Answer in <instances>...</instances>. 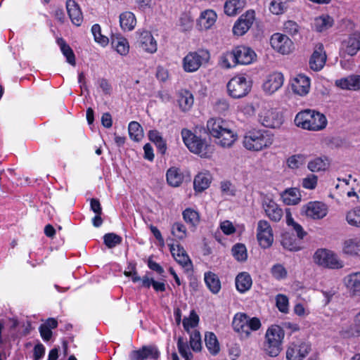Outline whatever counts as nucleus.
<instances>
[{
  "instance_id": "16",
  "label": "nucleus",
  "mask_w": 360,
  "mask_h": 360,
  "mask_svg": "<svg viewBox=\"0 0 360 360\" xmlns=\"http://www.w3.org/2000/svg\"><path fill=\"white\" fill-rule=\"evenodd\" d=\"M160 352L155 345L143 346L139 350H134L131 352L130 358L131 360H156L160 357Z\"/></svg>"
},
{
  "instance_id": "8",
  "label": "nucleus",
  "mask_w": 360,
  "mask_h": 360,
  "mask_svg": "<svg viewBox=\"0 0 360 360\" xmlns=\"http://www.w3.org/2000/svg\"><path fill=\"white\" fill-rule=\"evenodd\" d=\"M209 58V53L204 50L189 52L183 60L184 70L187 72H193L198 70L204 61Z\"/></svg>"
},
{
  "instance_id": "7",
  "label": "nucleus",
  "mask_w": 360,
  "mask_h": 360,
  "mask_svg": "<svg viewBox=\"0 0 360 360\" xmlns=\"http://www.w3.org/2000/svg\"><path fill=\"white\" fill-rule=\"evenodd\" d=\"M257 55L254 50L245 46H238L226 54V59L231 60L234 65H249L255 60Z\"/></svg>"
},
{
  "instance_id": "3",
  "label": "nucleus",
  "mask_w": 360,
  "mask_h": 360,
  "mask_svg": "<svg viewBox=\"0 0 360 360\" xmlns=\"http://www.w3.org/2000/svg\"><path fill=\"white\" fill-rule=\"evenodd\" d=\"M295 124L303 129L320 131L326 127L328 120L323 113L307 109L297 114Z\"/></svg>"
},
{
  "instance_id": "44",
  "label": "nucleus",
  "mask_w": 360,
  "mask_h": 360,
  "mask_svg": "<svg viewBox=\"0 0 360 360\" xmlns=\"http://www.w3.org/2000/svg\"><path fill=\"white\" fill-rule=\"evenodd\" d=\"M130 138L136 141H139L143 137V129L137 122H131L128 127Z\"/></svg>"
},
{
  "instance_id": "48",
  "label": "nucleus",
  "mask_w": 360,
  "mask_h": 360,
  "mask_svg": "<svg viewBox=\"0 0 360 360\" xmlns=\"http://www.w3.org/2000/svg\"><path fill=\"white\" fill-rule=\"evenodd\" d=\"M343 251L347 255H356L360 251V244L354 240H346L344 243Z\"/></svg>"
},
{
  "instance_id": "45",
  "label": "nucleus",
  "mask_w": 360,
  "mask_h": 360,
  "mask_svg": "<svg viewBox=\"0 0 360 360\" xmlns=\"http://www.w3.org/2000/svg\"><path fill=\"white\" fill-rule=\"evenodd\" d=\"M232 254L235 259L240 262H244L248 258L246 247L242 243H237L232 248Z\"/></svg>"
},
{
  "instance_id": "30",
  "label": "nucleus",
  "mask_w": 360,
  "mask_h": 360,
  "mask_svg": "<svg viewBox=\"0 0 360 360\" xmlns=\"http://www.w3.org/2000/svg\"><path fill=\"white\" fill-rule=\"evenodd\" d=\"M252 284V278L247 272H241L236 278V287L240 292H245L250 290Z\"/></svg>"
},
{
  "instance_id": "28",
  "label": "nucleus",
  "mask_w": 360,
  "mask_h": 360,
  "mask_svg": "<svg viewBox=\"0 0 360 360\" xmlns=\"http://www.w3.org/2000/svg\"><path fill=\"white\" fill-rule=\"evenodd\" d=\"M120 24L124 31H131L136 25L134 14L130 11H125L120 15Z\"/></svg>"
},
{
  "instance_id": "38",
  "label": "nucleus",
  "mask_w": 360,
  "mask_h": 360,
  "mask_svg": "<svg viewBox=\"0 0 360 360\" xmlns=\"http://www.w3.org/2000/svg\"><path fill=\"white\" fill-rule=\"evenodd\" d=\"M333 24V20L329 15H322L316 18L314 21V27L317 32H323L330 27Z\"/></svg>"
},
{
  "instance_id": "23",
  "label": "nucleus",
  "mask_w": 360,
  "mask_h": 360,
  "mask_svg": "<svg viewBox=\"0 0 360 360\" xmlns=\"http://www.w3.org/2000/svg\"><path fill=\"white\" fill-rule=\"evenodd\" d=\"M335 85L342 89L358 91L360 89V75H352L347 77L337 79Z\"/></svg>"
},
{
  "instance_id": "31",
  "label": "nucleus",
  "mask_w": 360,
  "mask_h": 360,
  "mask_svg": "<svg viewBox=\"0 0 360 360\" xmlns=\"http://www.w3.org/2000/svg\"><path fill=\"white\" fill-rule=\"evenodd\" d=\"M183 219L192 231H195L200 223L199 213L191 208H186L182 213Z\"/></svg>"
},
{
  "instance_id": "55",
  "label": "nucleus",
  "mask_w": 360,
  "mask_h": 360,
  "mask_svg": "<svg viewBox=\"0 0 360 360\" xmlns=\"http://www.w3.org/2000/svg\"><path fill=\"white\" fill-rule=\"evenodd\" d=\"M300 29V27L298 24L293 20H288L283 25V31L292 37L297 35Z\"/></svg>"
},
{
  "instance_id": "13",
  "label": "nucleus",
  "mask_w": 360,
  "mask_h": 360,
  "mask_svg": "<svg viewBox=\"0 0 360 360\" xmlns=\"http://www.w3.org/2000/svg\"><path fill=\"white\" fill-rule=\"evenodd\" d=\"M260 123L269 128L279 127L282 123V117L274 109H264L259 114Z\"/></svg>"
},
{
  "instance_id": "22",
  "label": "nucleus",
  "mask_w": 360,
  "mask_h": 360,
  "mask_svg": "<svg viewBox=\"0 0 360 360\" xmlns=\"http://www.w3.org/2000/svg\"><path fill=\"white\" fill-rule=\"evenodd\" d=\"M168 246L173 257L179 264L184 267L187 266L188 264L191 265V260L181 245L177 244L175 245L173 243H168Z\"/></svg>"
},
{
  "instance_id": "10",
  "label": "nucleus",
  "mask_w": 360,
  "mask_h": 360,
  "mask_svg": "<svg viewBox=\"0 0 360 360\" xmlns=\"http://www.w3.org/2000/svg\"><path fill=\"white\" fill-rule=\"evenodd\" d=\"M257 239L262 248H268L274 242L273 231L266 220H259L257 227Z\"/></svg>"
},
{
  "instance_id": "47",
  "label": "nucleus",
  "mask_w": 360,
  "mask_h": 360,
  "mask_svg": "<svg viewBox=\"0 0 360 360\" xmlns=\"http://www.w3.org/2000/svg\"><path fill=\"white\" fill-rule=\"evenodd\" d=\"M172 234L179 240L184 239L187 236L186 226L181 222H175L172 226Z\"/></svg>"
},
{
  "instance_id": "15",
  "label": "nucleus",
  "mask_w": 360,
  "mask_h": 360,
  "mask_svg": "<svg viewBox=\"0 0 360 360\" xmlns=\"http://www.w3.org/2000/svg\"><path fill=\"white\" fill-rule=\"evenodd\" d=\"M326 58L323 45L322 44H316L309 59V64L310 68L314 71L321 70L326 63Z\"/></svg>"
},
{
  "instance_id": "2",
  "label": "nucleus",
  "mask_w": 360,
  "mask_h": 360,
  "mask_svg": "<svg viewBox=\"0 0 360 360\" xmlns=\"http://www.w3.org/2000/svg\"><path fill=\"white\" fill-rule=\"evenodd\" d=\"M181 134L184 144L191 153L202 158L211 157L214 146L205 139H202L187 129H183Z\"/></svg>"
},
{
  "instance_id": "25",
  "label": "nucleus",
  "mask_w": 360,
  "mask_h": 360,
  "mask_svg": "<svg viewBox=\"0 0 360 360\" xmlns=\"http://www.w3.org/2000/svg\"><path fill=\"white\" fill-rule=\"evenodd\" d=\"M66 8L72 22L79 26L83 20V15L79 5L74 0H68Z\"/></svg>"
},
{
  "instance_id": "34",
  "label": "nucleus",
  "mask_w": 360,
  "mask_h": 360,
  "mask_svg": "<svg viewBox=\"0 0 360 360\" xmlns=\"http://www.w3.org/2000/svg\"><path fill=\"white\" fill-rule=\"evenodd\" d=\"M249 316L245 314H236L233 320V326L236 331L241 333L244 337L245 330L247 329Z\"/></svg>"
},
{
  "instance_id": "29",
  "label": "nucleus",
  "mask_w": 360,
  "mask_h": 360,
  "mask_svg": "<svg viewBox=\"0 0 360 360\" xmlns=\"http://www.w3.org/2000/svg\"><path fill=\"white\" fill-rule=\"evenodd\" d=\"M245 0H227L224 4V13L229 16L236 15L245 7Z\"/></svg>"
},
{
  "instance_id": "63",
  "label": "nucleus",
  "mask_w": 360,
  "mask_h": 360,
  "mask_svg": "<svg viewBox=\"0 0 360 360\" xmlns=\"http://www.w3.org/2000/svg\"><path fill=\"white\" fill-rule=\"evenodd\" d=\"M350 335L352 336H360V310L355 316L354 324L351 328Z\"/></svg>"
},
{
  "instance_id": "46",
  "label": "nucleus",
  "mask_w": 360,
  "mask_h": 360,
  "mask_svg": "<svg viewBox=\"0 0 360 360\" xmlns=\"http://www.w3.org/2000/svg\"><path fill=\"white\" fill-rule=\"evenodd\" d=\"M199 322V316L194 310L190 313L189 317H185L183 319V326L185 330L189 332L190 328L196 327Z\"/></svg>"
},
{
  "instance_id": "53",
  "label": "nucleus",
  "mask_w": 360,
  "mask_h": 360,
  "mask_svg": "<svg viewBox=\"0 0 360 360\" xmlns=\"http://www.w3.org/2000/svg\"><path fill=\"white\" fill-rule=\"evenodd\" d=\"M190 345L194 352H199L202 348L200 332L195 330L190 335Z\"/></svg>"
},
{
  "instance_id": "35",
  "label": "nucleus",
  "mask_w": 360,
  "mask_h": 360,
  "mask_svg": "<svg viewBox=\"0 0 360 360\" xmlns=\"http://www.w3.org/2000/svg\"><path fill=\"white\" fill-rule=\"evenodd\" d=\"M211 182L210 175L205 173H200L195 176L193 181L194 189L196 191L201 192L207 189Z\"/></svg>"
},
{
  "instance_id": "64",
  "label": "nucleus",
  "mask_w": 360,
  "mask_h": 360,
  "mask_svg": "<svg viewBox=\"0 0 360 360\" xmlns=\"http://www.w3.org/2000/svg\"><path fill=\"white\" fill-rule=\"evenodd\" d=\"M33 352L34 360H39L44 356L45 353V347L42 344L39 343L34 346Z\"/></svg>"
},
{
  "instance_id": "51",
  "label": "nucleus",
  "mask_w": 360,
  "mask_h": 360,
  "mask_svg": "<svg viewBox=\"0 0 360 360\" xmlns=\"http://www.w3.org/2000/svg\"><path fill=\"white\" fill-rule=\"evenodd\" d=\"M276 305L282 313H288L289 310V301L286 295L278 294L276 297Z\"/></svg>"
},
{
  "instance_id": "39",
  "label": "nucleus",
  "mask_w": 360,
  "mask_h": 360,
  "mask_svg": "<svg viewBox=\"0 0 360 360\" xmlns=\"http://www.w3.org/2000/svg\"><path fill=\"white\" fill-rule=\"evenodd\" d=\"M345 220L351 226L360 228V205L349 210L346 213Z\"/></svg>"
},
{
  "instance_id": "41",
  "label": "nucleus",
  "mask_w": 360,
  "mask_h": 360,
  "mask_svg": "<svg viewBox=\"0 0 360 360\" xmlns=\"http://www.w3.org/2000/svg\"><path fill=\"white\" fill-rule=\"evenodd\" d=\"M57 43L59 45L63 54L65 56L67 61L72 65H75V56L72 49L65 42L63 38L57 39Z\"/></svg>"
},
{
  "instance_id": "4",
  "label": "nucleus",
  "mask_w": 360,
  "mask_h": 360,
  "mask_svg": "<svg viewBox=\"0 0 360 360\" xmlns=\"http://www.w3.org/2000/svg\"><path fill=\"white\" fill-rule=\"evenodd\" d=\"M274 141V135L268 130H255L246 134L243 139L244 147L253 151L269 148Z\"/></svg>"
},
{
  "instance_id": "36",
  "label": "nucleus",
  "mask_w": 360,
  "mask_h": 360,
  "mask_svg": "<svg viewBox=\"0 0 360 360\" xmlns=\"http://www.w3.org/2000/svg\"><path fill=\"white\" fill-rule=\"evenodd\" d=\"M178 103L182 111L186 112L191 109L193 104V96L188 91L181 92L178 97Z\"/></svg>"
},
{
  "instance_id": "62",
  "label": "nucleus",
  "mask_w": 360,
  "mask_h": 360,
  "mask_svg": "<svg viewBox=\"0 0 360 360\" xmlns=\"http://www.w3.org/2000/svg\"><path fill=\"white\" fill-rule=\"evenodd\" d=\"M221 229L223 233L226 235H231L236 231V229L233 226V224L229 221H224L221 223L220 225Z\"/></svg>"
},
{
  "instance_id": "57",
  "label": "nucleus",
  "mask_w": 360,
  "mask_h": 360,
  "mask_svg": "<svg viewBox=\"0 0 360 360\" xmlns=\"http://www.w3.org/2000/svg\"><path fill=\"white\" fill-rule=\"evenodd\" d=\"M261 327V322L258 318L253 317L248 319L247 329L245 330L244 338H248L252 330H257Z\"/></svg>"
},
{
  "instance_id": "12",
  "label": "nucleus",
  "mask_w": 360,
  "mask_h": 360,
  "mask_svg": "<svg viewBox=\"0 0 360 360\" xmlns=\"http://www.w3.org/2000/svg\"><path fill=\"white\" fill-rule=\"evenodd\" d=\"M255 20V13L253 10L247 11L234 24L233 32L238 36L245 34L251 27Z\"/></svg>"
},
{
  "instance_id": "5",
  "label": "nucleus",
  "mask_w": 360,
  "mask_h": 360,
  "mask_svg": "<svg viewBox=\"0 0 360 360\" xmlns=\"http://www.w3.org/2000/svg\"><path fill=\"white\" fill-rule=\"evenodd\" d=\"M285 332L278 325H271L268 328L265 333L264 349L271 357L277 356L281 349L284 339Z\"/></svg>"
},
{
  "instance_id": "20",
  "label": "nucleus",
  "mask_w": 360,
  "mask_h": 360,
  "mask_svg": "<svg viewBox=\"0 0 360 360\" xmlns=\"http://www.w3.org/2000/svg\"><path fill=\"white\" fill-rule=\"evenodd\" d=\"M138 43L139 47L146 52L153 53L157 51L156 40L149 31L143 30L139 32Z\"/></svg>"
},
{
  "instance_id": "17",
  "label": "nucleus",
  "mask_w": 360,
  "mask_h": 360,
  "mask_svg": "<svg viewBox=\"0 0 360 360\" xmlns=\"http://www.w3.org/2000/svg\"><path fill=\"white\" fill-rule=\"evenodd\" d=\"M283 75L281 72H274L266 77L262 85L263 90L266 94L271 95L283 86Z\"/></svg>"
},
{
  "instance_id": "33",
  "label": "nucleus",
  "mask_w": 360,
  "mask_h": 360,
  "mask_svg": "<svg viewBox=\"0 0 360 360\" xmlns=\"http://www.w3.org/2000/svg\"><path fill=\"white\" fill-rule=\"evenodd\" d=\"M167 183L174 187L179 186L184 180V176L180 169L176 167L169 168L166 174Z\"/></svg>"
},
{
  "instance_id": "50",
  "label": "nucleus",
  "mask_w": 360,
  "mask_h": 360,
  "mask_svg": "<svg viewBox=\"0 0 360 360\" xmlns=\"http://www.w3.org/2000/svg\"><path fill=\"white\" fill-rule=\"evenodd\" d=\"M103 240L108 248H113L122 243V238L114 233H109L104 235Z\"/></svg>"
},
{
  "instance_id": "19",
  "label": "nucleus",
  "mask_w": 360,
  "mask_h": 360,
  "mask_svg": "<svg viewBox=\"0 0 360 360\" xmlns=\"http://www.w3.org/2000/svg\"><path fill=\"white\" fill-rule=\"evenodd\" d=\"M262 207L266 215L273 221H279L283 214L282 209L269 198H264L262 201Z\"/></svg>"
},
{
  "instance_id": "18",
  "label": "nucleus",
  "mask_w": 360,
  "mask_h": 360,
  "mask_svg": "<svg viewBox=\"0 0 360 360\" xmlns=\"http://www.w3.org/2000/svg\"><path fill=\"white\" fill-rule=\"evenodd\" d=\"M302 212L309 217L319 219L327 214V207L320 202H309L302 207Z\"/></svg>"
},
{
  "instance_id": "37",
  "label": "nucleus",
  "mask_w": 360,
  "mask_h": 360,
  "mask_svg": "<svg viewBox=\"0 0 360 360\" xmlns=\"http://www.w3.org/2000/svg\"><path fill=\"white\" fill-rule=\"evenodd\" d=\"M205 342L210 354L215 355L219 352V344L214 333L207 332L205 335Z\"/></svg>"
},
{
  "instance_id": "11",
  "label": "nucleus",
  "mask_w": 360,
  "mask_h": 360,
  "mask_svg": "<svg viewBox=\"0 0 360 360\" xmlns=\"http://www.w3.org/2000/svg\"><path fill=\"white\" fill-rule=\"evenodd\" d=\"M311 345L306 342L297 341L291 342L286 351V358L288 360L291 359H304L311 352Z\"/></svg>"
},
{
  "instance_id": "61",
  "label": "nucleus",
  "mask_w": 360,
  "mask_h": 360,
  "mask_svg": "<svg viewBox=\"0 0 360 360\" xmlns=\"http://www.w3.org/2000/svg\"><path fill=\"white\" fill-rule=\"evenodd\" d=\"M269 11L275 15H279L284 11V4L282 2L272 1L269 6Z\"/></svg>"
},
{
  "instance_id": "9",
  "label": "nucleus",
  "mask_w": 360,
  "mask_h": 360,
  "mask_svg": "<svg viewBox=\"0 0 360 360\" xmlns=\"http://www.w3.org/2000/svg\"><path fill=\"white\" fill-rule=\"evenodd\" d=\"M314 262L320 266L330 269H340L342 267V262L331 251L326 249H319L314 255Z\"/></svg>"
},
{
  "instance_id": "60",
  "label": "nucleus",
  "mask_w": 360,
  "mask_h": 360,
  "mask_svg": "<svg viewBox=\"0 0 360 360\" xmlns=\"http://www.w3.org/2000/svg\"><path fill=\"white\" fill-rule=\"evenodd\" d=\"M287 164L291 169H297L302 165V156L292 155L287 160Z\"/></svg>"
},
{
  "instance_id": "54",
  "label": "nucleus",
  "mask_w": 360,
  "mask_h": 360,
  "mask_svg": "<svg viewBox=\"0 0 360 360\" xmlns=\"http://www.w3.org/2000/svg\"><path fill=\"white\" fill-rule=\"evenodd\" d=\"M281 244L285 249L290 251H298L300 250V245L295 242L292 238L288 235L283 236Z\"/></svg>"
},
{
  "instance_id": "49",
  "label": "nucleus",
  "mask_w": 360,
  "mask_h": 360,
  "mask_svg": "<svg viewBox=\"0 0 360 360\" xmlns=\"http://www.w3.org/2000/svg\"><path fill=\"white\" fill-rule=\"evenodd\" d=\"M177 347L181 356L182 358H184L185 360H190V359L193 357L187 342H185L181 337L178 338Z\"/></svg>"
},
{
  "instance_id": "58",
  "label": "nucleus",
  "mask_w": 360,
  "mask_h": 360,
  "mask_svg": "<svg viewBox=\"0 0 360 360\" xmlns=\"http://www.w3.org/2000/svg\"><path fill=\"white\" fill-rule=\"evenodd\" d=\"M272 276L276 279H282L286 277L287 271L281 264L274 265L271 270Z\"/></svg>"
},
{
  "instance_id": "1",
  "label": "nucleus",
  "mask_w": 360,
  "mask_h": 360,
  "mask_svg": "<svg viewBox=\"0 0 360 360\" xmlns=\"http://www.w3.org/2000/svg\"><path fill=\"white\" fill-rule=\"evenodd\" d=\"M207 129L211 136L219 139L218 144L222 147H230L236 141V136L229 124L221 118L208 120Z\"/></svg>"
},
{
  "instance_id": "56",
  "label": "nucleus",
  "mask_w": 360,
  "mask_h": 360,
  "mask_svg": "<svg viewBox=\"0 0 360 360\" xmlns=\"http://www.w3.org/2000/svg\"><path fill=\"white\" fill-rule=\"evenodd\" d=\"M214 110L219 114H225L230 108V104L226 98H219L214 104Z\"/></svg>"
},
{
  "instance_id": "26",
  "label": "nucleus",
  "mask_w": 360,
  "mask_h": 360,
  "mask_svg": "<svg viewBox=\"0 0 360 360\" xmlns=\"http://www.w3.org/2000/svg\"><path fill=\"white\" fill-rule=\"evenodd\" d=\"M345 281L352 295H360V272L349 274L345 278Z\"/></svg>"
},
{
  "instance_id": "14",
  "label": "nucleus",
  "mask_w": 360,
  "mask_h": 360,
  "mask_svg": "<svg viewBox=\"0 0 360 360\" xmlns=\"http://www.w3.org/2000/svg\"><path fill=\"white\" fill-rule=\"evenodd\" d=\"M270 42L273 49L282 54L289 53L293 46L292 40L287 35L280 33L274 34Z\"/></svg>"
},
{
  "instance_id": "52",
  "label": "nucleus",
  "mask_w": 360,
  "mask_h": 360,
  "mask_svg": "<svg viewBox=\"0 0 360 360\" xmlns=\"http://www.w3.org/2000/svg\"><path fill=\"white\" fill-rule=\"evenodd\" d=\"M91 32L96 42L103 46H105L108 43V38L101 34V29L98 24H95L91 27Z\"/></svg>"
},
{
  "instance_id": "32",
  "label": "nucleus",
  "mask_w": 360,
  "mask_h": 360,
  "mask_svg": "<svg viewBox=\"0 0 360 360\" xmlns=\"http://www.w3.org/2000/svg\"><path fill=\"white\" fill-rule=\"evenodd\" d=\"M283 200L286 205H297L301 200L300 191L297 188L286 189L281 195Z\"/></svg>"
},
{
  "instance_id": "27",
  "label": "nucleus",
  "mask_w": 360,
  "mask_h": 360,
  "mask_svg": "<svg viewBox=\"0 0 360 360\" xmlns=\"http://www.w3.org/2000/svg\"><path fill=\"white\" fill-rule=\"evenodd\" d=\"M217 14L212 10H206L201 13L198 19V25L202 30L210 29L216 22Z\"/></svg>"
},
{
  "instance_id": "59",
  "label": "nucleus",
  "mask_w": 360,
  "mask_h": 360,
  "mask_svg": "<svg viewBox=\"0 0 360 360\" xmlns=\"http://www.w3.org/2000/svg\"><path fill=\"white\" fill-rule=\"evenodd\" d=\"M318 178L314 174H309L302 180V186L307 189H314L317 185Z\"/></svg>"
},
{
  "instance_id": "24",
  "label": "nucleus",
  "mask_w": 360,
  "mask_h": 360,
  "mask_svg": "<svg viewBox=\"0 0 360 360\" xmlns=\"http://www.w3.org/2000/svg\"><path fill=\"white\" fill-rule=\"evenodd\" d=\"M344 51L349 56H354L360 50V33L351 34L343 41Z\"/></svg>"
},
{
  "instance_id": "6",
  "label": "nucleus",
  "mask_w": 360,
  "mask_h": 360,
  "mask_svg": "<svg viewBox=\"0 0 360 360\" xmlns=\"http://www.w3.org/2000/svg\"><path fill=\"white\" fill-rule=\"evenodd\" d=\"M226 87L229 95L233 98L238 99L248 94L251 90L252 84L246 77L237 75L229 80Z\"/></svg>"
},
{
  "instance_id": "42",
  "label": "nucleus",
  "mask_w": 360,
  "mask_h": 360,
  "mask_svg": "<svg viewBox=\"0 0 360 360\" xmlns=\"http://www.w3.org/2000/svg\"><path fill=\"white\" fill-rule=\"evenodd\" d=\"M328 166V159L326 157H319L309 161L307 167L310 171L316 172L326 170Z\"/></svg>"
},
{
  "instance_id": "40",
  "label": "nucleus",
  "mask_w": 360,
  "mask_h": 360,
  "mask_svg": "<svg viewBox=\"0 0 360 360\" xmlns=\"http://www.w3.org/2000/svg\"><path fill=\"white\" fill-rule=\"evenodd\" d=\"M205 281L208 288L213 293H217L221 289V283L218 276L212 272L205 274Z\"/></svg>"
},
{
  "instance_id": "21",
  "label": "nucleus",
  "mask_w": 360,
  "mask_h": 360,
  "mask_svg": "<svg viewBox=\"0 0 360 360\" xmlns=\"http://www.w3.org/2000/svg\"><path fill=\"white\" fill-rule=\"evenodd\" d=\"M292 89L295 94L305 96L310 89L309 78L304 75H298L292 82Z\"/></svg>"
},
{
  "instance_id": "43",
  "label": "nucleus",
  "mask_w": 360,
  "mask_h": 360,
  "mask_svg": "<svg viewBox=\"0 0 360 360\" xmlns=\"http://www.w3.org/2000/svg\"><path fill=\"white\" fill-rule=\"evenodd\" d=\"M112 46L117 52L122 56H126L129 51V45L127 39L124 37H117L112 39Z\"/></svg>"
}]
</instances>
